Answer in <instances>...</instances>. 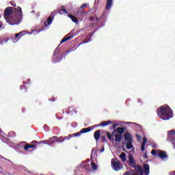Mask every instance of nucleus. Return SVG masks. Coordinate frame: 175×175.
Here are the masks:
<instances>
[{
    "mask_svg": "<svg viewBox=\"0 0 175 175\" xmlns=\"http://www.w3.org/2000/svg\"><path fill=\"white\" fill-rule=\"evenodd\" d=\"M3 17L10 25H18L23 20V10L19 6L6 8L4 10Z\"/></svg>",
    "mask_w": 175,
    "mask_h": 175,
    "instance_id": "f257e3e1",
    "label": "nucleus"
},
{
    "mask_svg": "<svg viewBox=\"0 0 175 175\" xmlns=\"http://www.w3.org/2000/svg\"><path fill=\"white\" fill-rule=\"evenodd\" d=\"M128 165L130 167H133L134 170L124 172L123 175H148L150 174V165L147 163L144 164V170L142 165L136 164V160L133 155H129Z\"/></svg>",
    "mask_w": 175,
    "mask_h": 175,
    "instance_id": "f03ea898",
    "label": "nucleus"
},
{
    "mask_svg": "<svg viewBox=\"0 0 175 175\" xmlns=\"http://www.w3.org/2000/svg\"><path fill=\"white\" fill-rule=\"evenodd\" d=\"M158 117L163 121H167L170 118H173V110L168 105H164L157 109Z\"/></svg>",
    "mask_w": 175,
    "mask_h": 175,
    "instance_id": "7ed1b4c3",
    "label": "nucleus"
},
{
    "mask_svg": "<svg viewBox=\"0 0 175 175\" xmlns=\"http://www.w3.org/2000/svg\"><path fill=\"white\" fill-rule=\"evenodd\" d=\"M92 129V127L83 128L79 132L73 134H70L67 137L53 136L52 137V139H55V142H56V143H64V142H66V140H69L70 139H72V137L80 136V135H81L82 133H88V132H91Z\"/></svg>",
    "mask_w": 175,
    "mask_h": 175,
    "instance_id": "20e7f679",
    "label": "nucleus"
},
{
    "mask_svg": "<svg viewBox=\"0 0 175 175\" xmlns=\"http://www.w3.org/2000/svg\"><path fill=\"white\" fill-rule=\"evenodd\" d=\"M111 166L112 169L115 170V172H118L122 170V169H124V165H122L121 161H120V160H118L117 158L111 159Z\"/></svg>",
    "mask_w": 175,
    "mask_h": 175,
    "instance_id": "39448f33",
    "label": "nucleus"
},
{
    "mask_svg": "<svg viewBox=\"0 0 175 175\" xmlns=\"http://www.w3.org/2000/svg\"><path fill=\"white\" fill-rule=\"evenodd\" d=\"M167 142H171L175 149V130H171L167 132Z\"/></svg>",
    "mask_w": 175,
    "mask_h": 175,
    "instance_id": "423d86ee",
    "label": "nucleus"
},
{
    "mask_svg": "<svg viewBox=\"0 0 175 175\" xmlns=\"http://www.w3.org/2000/svg\"><path fill=\"white\" fill-rule=\"evenodd\" d=\"M32 144H27L24 146L25 151H28L29 148H36L39 144H42V141L38 142V141H33L31 142Z\"/></svg>",
    "mask_w": 175,
    "mask_h": 175,
    "instance_id": "0eeeda50",
    "label": "nucleus"
},
{
    "mask_svg": "<svg viewBox=\"0 0 175 175\" xmlns=\"http://www.w3.org/2000/svg\"><path fill=\"white\" fill-rule=\"evenodd\" d=\"M55 14H57V12H52L47 18V21H45V27H48V25H51V23H53V20H54V17L55 16Z\"/></svg>",
    "mask_w": 175,
    "mask_h": 175,
    "instance_id": "6e6552de",
    "label": "nucleus"
},
{
    "mask_svg": "<svg viewBox=\"0 0 175 175\" xmlns=\"http://www.w3.org/2000/svg\"><path fill=\"white\" fill-rule=\"evenodd\" d=\"M42 143L43 144H48L49 146H53L54 143H56V141L55 139H53V137H51L49 140L42 141Z\"/></svg>",
    "mask_w": 175,
    "mask_h": 175,
    "instance_id": "1a4fd4ad",
    "label": "nucleus"
},
{
    "mask_svg": "<svg viewBox=\"0 0 175 175\" xmlns=\"http://www.w3.org/2000/svg\"><path fill=\"white\" fill-rule=\"evenodd\" d=\"M115 142L116 143H121V140H122V135L121 134H115Z\"/></svg>",
    "mask_w": 175,
    "mask_h": 175,
    "instance_id": "9d476101",
    "label": "nucleus"
},
{
    "mask_svg": "<svg viewBox=\"0 0 175 175\" xmlns=\"http://www.w3.org/2000/svg\"><path fill=\"white\" fill-rule=\"evenodd\" d=\"M57 14V13H59L60 14H68V10L65 8H59L57 11H53Z\"/></svg>",
    "mask_w": 175,
    "mask_h": 175,
    "instance_id": "9b49d317",
    "label": "nucleus"
},
{
    "mask_svg": "<svg viewBox=\"0 0 175 175\" xmlns=\"http://www.w3.org/2000/svg\"><path fill=\"white\" fill-rule=\"evenodd\" d=\"M159 157L161 159H166V158H167V154L165 151H160L159 153Z\"/></svg>",
    "mask_w": 175,
    "mask_h": 175,
    "instance_id": "f8f14e48",
    "label": "nucleus"
},
{
    "mask_svg": "<svg viewBox=\"0 0 175 175\" xmlns=\"http://www.w3.org/2000/svg\"><path fill=\"white\" fill-rule=\"evenodd\" d=\"M94 136L95 140H96V142H98V140H99V139H100V130L96 131L94 132Z\"/></svg>",
    "mask_w": 175,
    "mask_h": 175,
    "instance_id": "ddd939ff",
    "label": "nucleus"
},
{
    "mask_svg": "<svg viewBox=\"0 0 175 175\" xmlns=\"http://www.w3.org/2000/svg\"><path fill=\"white\" fill-rule=\"evenodd\" d=\"M124 140L126 142H132V135H131V133H126L124 135Z\"/></svg>",
    "mask_w": 175,
    "mask_h": 175,
    "instance_id": "4468645a",
    "label": "nucleus"
},
{
    "mask_svg": "<svg viewBox=\"0 0 175 175\" xmlns=\"http://www.w3.org/2000/svg\"><path fill=\"white\" fill-rule=\"evenodd\" d=\"M113 5V0H107V4L105 5V10H109Z\"/></svg>",
    "mask_w": 175,
    "mask_h": 175,
    "instance_id": "2eb2a0df",
    "label": "nucleus"
},
{
    "mask_svg": "<svg viewBox=\"0 0 175 175\" xmlns=\"http://www.w3.org/2000/svg\"><path fill=\"white\" fill-rule=\"evenodd\" d=\"M147 143V138L146 137H144L143 138V142L141 146V150L142 151H146V144Z\"/></svg>",
    "mask_w": 175,
    "mask_h": 175,
    "instance_id": "dca6fc26",
    "label": "nucleus"
},
{
    "mask_svg": "<svg viewBox=\"0 0 175 175\" xmlns=\"http://www.w3.org/2000/svg\"><path fill=\"white\" fill-rule=\"evenodd\" d=\"M85 14H87V12H85L84 11H83L81 10H79L77 12V16H78L79 17H81L82 18H83V17H85Z\"/></svg>",
    "mask_w": 175,
    "mask_h": 175,
    "instance_id": "f3484780",
    "label": "nucleus"
},
{
    "mask_svg": "<svg viewBox=\"0 0 175 175\" xmlns=\"http://www.w3.org/2000/svg\"><path fill=\"white\" fill-rule=\"evenodd\" d=\"M109 124H113V122L110 120L103 121L100 124H98V126H107V125H109Z\"/></svg>",
    "mask_w": 175,
    "mask_h": 175,
    "instance_id": "a211bd4d",
    "label": "nucleus"
},
{
    "mask_svg": "<svg viewBox=\"0 0 175 175\" xmlns=\"http://www.w3.org/2000/svg\"><path fill=\"white\" fill-rule=\"evenodd\" d=\"M68 17H69V18H70L72 21L75 24H77V23H79V20L77 19V18L73 16V15L68 14Z\"/></svg>",
    "mask_w": 175,
    "mask_h": 175,
    "instance_id": "6ab92c4d",
    "label": "nucleus"
},
{
    "mask_svg": "<svg viewBox=\"0 0 175 175\" xmlns=\"http://www.w3.org/2000/svg\"><path fill=\"white\" fill-rule=\"evenodd\" d=\"M70 39H73L72 36H70L68 37H64L61 41L60 44H62V43H65V42H67V40H70Z\"/></svg>",
    "mask_w": 175,
    "mask_h": 175,
    "instance_id": "aec40b11",
    "label": "nucleus"
},
{
    "mask_svg": "<svg viewBox=\"0 0 175 175\" xmlns=\"http://www.w3.org/2000/svg\"><path fill=\"white\" fill-rule=\"evenodd\" d=\"M118 135H122V133H125V130L123 127H118L116 129Z\"/></svg>",
    "mask_w": 175,
    "mask_h": 175,
    "instance_id": "412c9836",
    "label": "nucleus"
},
{
    "mask_svg": "<svg viewBox=\"0 0 175 175\" xmlns=\"http://www.w3.org/2000/svg\"><path fill=\"white\" fill-rule=\"evenodd\" d=\"M119 157L120 158L122 162H125V161H126V154L124 152L121 153Z\"/></svg>",
    "mask_w": 175,
    "mask_h": 175,
    "instance_id": "4be33fe9",
    "label": "nucleus"
},
{
    "mask_svg": "<svg viewBox=\"0 0 175 175\" xmlns=\"http://www.w3.org/2000/svg\"><path fill=\"white\" fill-rule=\"evenodd\" d=\"M107 136L109 139V140H110V142H114V135L113 134H111L109 132H107Z\"/></svg>",
    "mask_w": 175,
    "mask_h": 175,
    "instance_id": "5701e85b",
    "label": "nucleus"
},
{
    "mask_svg": "<svg viewBox=\"0 0 175 175\" xmlns=\"http://www.w3.org/2000/svg\"><path fill=\"white\" fill-rule=\"evenodd\" d=\"M126 147L127 150H131V148H132V147H133V145H132V142H129L126 144Z\"/></svg>",
    "mask_w": 175,
    "mask_h": 175,
    "instance_id": "b1692460",
    "label": "nucleus"
},
{
    "mask_svg": "<svg viewBox=\"0 0 175 175\" xmlns=\"http://www.w3.org/2000/svg\"><path fill=\"white\" fill-rule=\"evenodd\" d=\"M23 36H24V31H21L15 34V38H18V37L21 38Z\"/></svg>",
    "mask_w": 175,
    "mask_h": 175,
    "instance_id": "393cba45",
    "label": "nucleus"
},
{
    "mask_svg": "<svg viewBox=\"0 0 175 175\" xmlns=\"http://www.w3.org/2000/svg\"><path fill=\"white\" fill-rule=\"evenodd\" d=\"M91 165H92L93 170H94L95 172H96V170H98V165L96 164H95V163H91Z\"/></svg>",
    "mask_w": 175,
    "mask_h": 175,
    "instance_id": "a878e982",
    "label": "nucleus"
},
{
    "mask_svg": "<svg viewBox=\"0 0 175 175\" xmlns=\"http://www.w3.org/2000/svg\"><path fill=\"white\" fill-rule=\"evenodd\" d=\"M100 139H101L103 143H107V141L106 140V137L105 136L102 135L100 137Z\"/></svg>",
    "mask_w": 175,
    "mask_h": 175,
    "instance_id": "bb28decb",
    "label": "nucleus"
},
{
    "mask_svg": "<svg viewBox=\"0 0 175 175\" xmlns=\"http://www.w3.org/2000/svg\"><path fill=\"white\" fill-rule=\"evenodd\" d=\"M84 168L85 169V170H88L89 172L90 170H91V166L90 165V164L85 165Z\"/></svg>",
    "mask_w": 175,
    "mask_h": 175,
    "instance_id": "cd10ccee",
    "label": "nucleus"
},
{
    "mask_svg": "<svg viewBox=\"0 0 175 175\" xmlns=\"http://www.w3.org/2000/svg\"><path fill=\"white\" fill-rule=\"evenodd\" d=\"M151 154H152V155H154V157H157V155H158V152H157V151H155V150H152Z\"/></svg>",
    "mask_w": 175,
    "mask_h": 175,
    "instance_id": "c85d7f7f",
    "label": "nucleus"
},
{
    "mask_svg": "<svg viewBox=\"0 0 175 175\" xmlns=\"http://www.w3.org/2000/svg\"><path fill=\"white\" fill-rule=\"evenodd\" d=\"M87 6H88V5L87 3H84L81 6V9H84L87 8Z\"/></svg>",
    "mask_w": 175,
    "mask_h": 175,
    "instance_id": "c756f323",
    "label": "nucleus"
},
{
    "mask_svg": "<svg viewBox=\"0 0 175 175\" xmlns=\"http://www.w3.org/2000/svg\"><path fill=\"white\" fill-rule=\"evenodd\" d=\"M136 137H137L138 142H140L142 140V136H140L139 135H136Z\"/></svg>",
    "mask_w": 175,
    "mask_h": 175,
    "instance_id": "7c9ffc66",
    "label": "nucleus"
},
{
    "mask_svg": "<svg viewBox=\"0 0 175 175\" xmlns=\"http://www.w3.org/2000/svg\"><path fill=\"white\" fill-rule=\"evenodd\" d=\"M85 43H88V41H82V42H81L79 46H81V44H85Z\"/></svg>",
    "mask_w": 175,
    "mask_h": 175,
    "instance_id": "2f4dec72",
    "label": "nucleus"
},
{
    "mask_svg": "<svg viewBox=\"0 0 175 175\" xmlns=\"http://www.w3.org/2000/svg\"><path fill=\"white\" fill-rule=\"evenodd\" d=\"M24 88L25 90H27V87H25V85H21V90H24Z\"/></svg>",
    "mask_w": 175,
    "mask_h": 175,
    "instance_id": "473e14b6",
    "label": "nucleus"
},
{
    "mask_svg": "<svg viewBox=\"0 0 175 175\" xmlns=\"http://www.w3.org/2000/svg\"><path fill=\"white\" fill-rule=\"evenodd\" d=\"M144 158H145L146 159H148V156L147 155V152H146L145 154H144Z\"/></svg>",
    "mask_w": 175,
    "mask_h": 175,
    "instance_id": "72a5a7b5",
    "label": "nucleus"
},
{
    "mask_svg": "<svg viewBox=\"0 0 175 175\" xmlns=\"http://www.w3.org/2000/svg\"><path fill=\"white\" fill-rule=\"evenodd\" d=\"M117 126V124H114L112 126L113 129H116V127Z\"/></svg>",
    "mask_w": 175,
    "mask_h": 175,
    "instance_id": "f704fd0d",
    "label": "nucleus"
},
{
    "mask_svg": "<svg viewBox=\"0 0 175 175\" xmlns=\"http://www.w3.org/2000/svg\"><path fill=\"white\" fill-rule=\"evenodd\" d=\"M90 21H95V18L90 17Z\"/></svg>",
    "mask_w": 175,
    "mask_h": 175,
    "instance_id": "c9c22d12",
    "label": "nucleus"
},
{
    "mask_svg": "<svg viewBox=\"0 0 175 175\" xmlns=\"http://www.w3.org/2000/svg\"><path fill=\"white\" fill-rule=\"evenodd\" d=\"M100 152H103V151H105V147H103L100 150Z\"/></svg>",
    "mask_w": 175,
    "mask_h": 175,
    "instance_id": "e433bc0d",
    "label": "nucleus"
},
{
    "mask_svg": "<svg viewBox=\"0 0 175 175\" xmlns=\"http://www.w3.org/2000/svg\"><path fill=\"white\" fill-rule=\"evenodd\" d=\"M10 3L12 5V6H16V3H13L12 1H10Z\"/></svg>",
    "mask_w": 175,
    "mask_h": 175,
    "instance_id": "4c0bfd02",
    "label": "nucleus"
},
{
    "mask_svg": "<svg viewBox=\"0 0 175 175\" xmlns=\"http://www.w3.org/2000/svg\"><path fill=\"white\" fill-rule=\"evenodd\" d=\"M96 19L97 20V21H99V20H100V18H98V17L96 16Z\"/></svg>",
    "mask_w": 175,
    "mask_h": 175,
    "instance_id": "58836bf2",
    "label": "nucleus"
},
{
    "mask_svg": "<svg viewBox=\"0 0 175 175\" xmlns=\"http://www.w3.org/2000/svg\"><path fill=\"white\" fill-rule=\"evenodd\" d=\"M8 40H9V39H6V40H4V42H5V43H8Z\"/></svg>",
    "mask_w": 175,
    "mask_h": 175,
    "instance_id": "ea45409f",
    "label": "nucleus"
},
{
    "mask_svg": "<svg viewBox=\"0 0 175 175\" xmlns=\"http://www.w3.org/2000/svg\"><path fill=\"white\" fill-rule=\"evenodd\" d=\"M27 81H31V79H28L27 80Z\"/></svg>",
    "mask_w": 175,
    "mask_h": 175,
    "instance_id": "a19ab883",
    "label": "nucleus"
},
{
    "mask_svg": "<svg viewBox=\"0 0 175 175\" xmlns=\"http://www.w3.org/2000/svg\"><path fill=\"white\" fill-rule=\"evenodd\" d=\"M0 28H2V25H1V22H0Z\"/></svg>",
    "mask_w": 175,
    "mask_h": 175,
    "instance_id": "79ce46f5",
    "label": "nucleus"
},
{
    "mask_svg": "<svg viewBox=\"0 0 175 175\" xmlns=\"http://www.w3.org/2000/svg\"><path fill=\"white\" fill-rule=\"evenodd\" d=\"M63 114H65V111L63 110Z\"/></svg>",
    "mask_w": 175,
    "mask_h": 175,
    "instance_id": "37998d69",
    "label": "nucleus"
},
{
    "mask_svg": "<svg viewBox=\"0 0 175 175\" xmlns=\"http://www.w3.org/2000/svg\"><path fill=\"white\" fill-rule=\"evenodd\" d=\"M31 13H35V11H32Z\"/></svg>",
    "mask_w": 175,
    "mask_h": 175,
    "instance_id": "c03bdc74",
    "label": "nucleus"
},
{
    "mask_svg": "<svg viewBox=\"0 0 175 175\" xmlns=\"http://www.w3.org/2000/svg\"><path fill=\"white\" fill-rule=\"evenodd\" d=\"M92 152H94V149H92Z\"/></svg>",
    "mask_w": 175,
    "mask_h": 175,
    "instance_id": "a18cd8bd",
    "label": "nucleus"
},
{
    "mask_svg": "<svg viewBox=\"0 0 175 175\" xmlns=\"http://www.w3.org/2000/svg\"><path fill=\"white\" fill-rule=\"evenodd\" d=\"M56 50H58V47L56 48Z\"/></svg>",
    "mask_w": 175,
    "mask_h": 175,
    "instance_id": "49530a36",
    "label": "nucleus"
},
{
    "mask_svg": "<svg viewBox=\"0 0 175 175\" xmlns=\"http://www.w3.org/2000/svg\"><path fill=\"white\" fill-rule=\"evenodd\" d=\"M24 84H25V81H23Z\"/></svg>",
    "mask_w": 175,
    "mask_h": 175,
    "instance_id": "de8ad7c7",
    "label": "nucleus"
},
{
    "mask_svg": "<svg viewBox=\"0 0 175 175\" xmlns=\"http://www.w3.org/2000/svg\"><path fill=\"white\" fill-rule=\"evenodd\" d=\"M122 144H125V143L122 142Z\"/></svg>",
    "mask_w": 175,
    "mask_h": 175,
    "instance_id": "09e8293b",
    "label": "nucleus"
},
{
    "mask_svg": "<svg viewBox=\"0 0 175 175\" xmlns=\"http://www.w3.org/2000/svg\"><path fill=\"white\" fill-rule=\"evenodd\" d=\"M3 159H6L5 157H3Z\"/></svg>",
    "mask_w": 175,
    "mask_h": 175,
    "instance_id": "8fccbe9b",
    "label": "nucleus"
},
{
    "mask_svg": "<svg viewBox=\"0 0 175 175\" xmlns=\"http://www.w3.org/2000/svg\"><path fill=\"white\" fill-rule=\"evenodd\" d=\"M116 131H113V133H114Z\"/></svg>",
    "mask_w": 175,
    "mask_h": 175,
    "instance_id": "3c124183",
    "label": "nucleus"
},
{
    "mask_svg": "<svg viewBox=\"0 0 175 175\" xmlns=\"http://www.w3.org/2000/svg\"><path fill=\"white\" fill-rule=\"evenodd\" d=\"M0 18H1V14H0Z\"/></svg>",
    "mask_w": 175,
    "mask_h": 175,
    "instance_id": "603ef678",
    "label": "nucleus"
}]
</instances>
